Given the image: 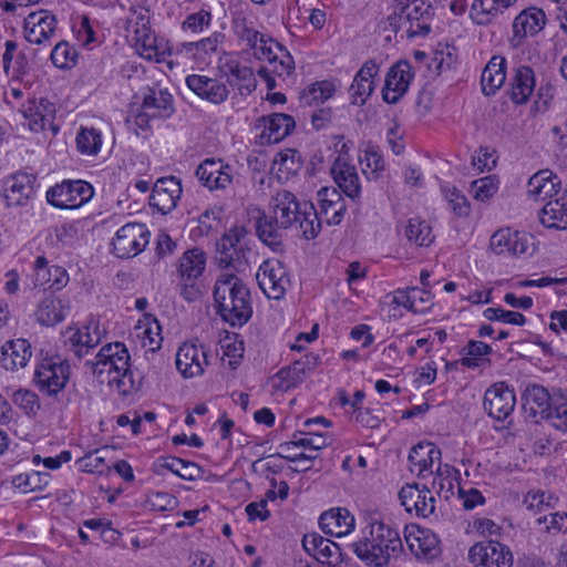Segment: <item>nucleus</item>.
Wrapping results in <instances>:
<instances>
[{
  "label": "nucleus",
  "instance_id": "nucleus-1",
  "mask_svg": "<svg viewBox=\"0 0 567 567\" xmlns=\"http://www.w3.org/2000/svg\"><path fill=\"white\" fill-rule=\"evenodd\" d=\"M295 230L305 239H315L320 233L317 209L310 203H300L288 190L278 192L272 199L271 214H261L256 221L259 239L274 251L284 248V230Z\"/></svg>",
  "mask_w": 567,
  "mask_h": 567
},
{
  "label": "nucleus",
  "instance_id": "nucleus-2",
  "mask_svg": "<svg viewBox=\"0 0 567 567\" xmlns=\"http://www.w3.org/2000/svg\"><path fill=\"white\" fill-rule=\"evenodd\" d=\"M131 357L127 348L122 342L103 346L94 361H86L85 365L101 382L115 383L116 389L123 395L138 390L141 380L136 381L131 369Z\"/></svg>",
  "mask_w": 567,
  "mask_h": 567
},
{
  "label": "nucleus",
  "instance_id": "nucleus-3",
  "mask_svg": "<svg viewBox=\"0 0 567 567\" xmlns=\"http://www.w3.org/2000/svg\"><path fill=\"white\" fill-rule=\"evenodd\" d=\"M216 311L233 327H243L252 316L251 295L234 272H221L214 287Z\"/></svg>",
  "mask_w": 567,
  "mask_h": 567
},
{
  "label": "nucleus",
  "instance_id": "nucleus-4",
  "mask_svg": "<svg viewBox=\"0 0 567 567\" xmlns=\"http://www.w3.org/2000/svg\"><path fill=\"white\" fill-rule=\"evenodd\" d=\"M353 551L362 561L373 567H384L392 556L403 549L398 530L382 522H371L362 529V537L352 544Z\"/></svg>",
  "mask_w": 567,
  "mask_h": 567
},
{
  "label": "nucleus",
  "instance_id": "nucleus-5",
  "mask_svg": "<svg viewBox=\"0 0 567 567\" xmlns=\"http://www.w3.org/2000/svg\"><path fill=\"white\" fill-rule=\"evenodd\" d=\"M433 17V7L425 0H396L384 29L401 39L425 38L431 32Z\"/></svg>",
  "mask_w": 567,
  "mask_h": 567
},
{
  "label": "nucleus",
  "instance_id": "nucleus-6",
  "mask_svg": "<svg viewBox=\"0 0 567 567\" xmlns=\"http://www.w3.org/2000/svg\"><path fill=\"white\" fill-rule=\"evenodd\" d=\"M94 195L92 185L82 179L63 181L47 190V200L60 209H75L87 203Z\"/></svg>",
  "mask_w": 567,
  "mask_h": 567
},
{
  "label": "nucleus",
  "instance_id": "nucleus-7",
  "mask_svg": "<svg viewBox=\"0 0 567 567\" xmlns=\"http://www.w3.org/2000/svg\"><path fill=\"white\" fill-rule=\"evenodd\" d=\"M489 248L496 255L507 257L532 256L536 249L534 237L512 228H501L489 240Z\"/></svg>",
  "mask_w": 567,
  "mask_h": 567
},
{
  "label": "nucleus",
  "instance_id": "nucleus-8",
  "mask_svg": "<svg viewBox=\"0 0 567 567\" xmlns=\"http://www.w3.org/2000/svg\"><path fill=\"white\" fill-rule=\"evenodd\" d=\"M69 378L70 365L60 358L43 359L34 372L35 385L49 396L60 393L65 388Z\"/></svg>",
  "mask_w": 567,
  "mask_h": 567
},
{
  "label": "nucleus",
  "instance_id": "nucleus-9",
  "mask_svg": "<svg viewBox=\"0 0 567 567\" xmlns=\"http://www.w3.org/2000/svg\"><path fill=\"white\" fill-rule=\"evenodd\" d=\"M150 231L144 224L130 223L122 226L113 239V252L118 258L138 255L148 244Z\"/></svg>",
  "mask_w": 567,
  "mask_h": 567
},
{
  "label": "nucleus",
  "instance_id": "nucleus-10",
  "mask_svg": "<svg viewBox=\"0 0 567 567\" xmlns=\"http://www.w3.org/2000/svg\"><path fill=\"white\" fill-rule=\"evenodd\" d=\"M468 559L475 567H512L513 554L509 548L496 540L474 544L468 550Z\"/></svg>",
  "mask_w": 567,
  "mask_h": 567
},
{
  "label": "nucleus",
  "instance_id": "nucleus-11",
  "mask_svg": "<svg viewBox=\"0 0 567 567\" xmlns=\"http://www.w3.org/2000/svg\"><path fill=\"white\" fill-rule=\"evenodd\" d=\"M142 110L136 118L140 126L147 122V117L168 118L175 112L173 95L158 85L147 86L143 93Z\"/></svg>",
  "mask_w": 567,
  "mask_h": 567
},
{
  "label": "nucleus",
  "instance_id": "nucleus-12",
  "mask_svg": "<svg viewBox=\"0 0 567 567\" xmlns=\"http://www.w3.org/2000/svg\"><path fill=\"white\" fill-rule=\"evenodd\" d=\"M256 279L262 292L271 299H280L289 282L284 265L278 259H267L258 268Z\"/></svg>",
  "mask_w": 567,
  "mask_h": 567
},
{
  "label": "nucleus",
  "instance_id": "nucleus-13",
  "mask_svg": "<svg viewBox=\"0 0 567 567\" xmlns=\"http://www.w3.org/2000/svg\"><path fill=\"white\" fill-rule=\"evenodd\" d=\"M516 405V395L505 382H497L491 385L484 394V409L487 414L497 420L507 419Z\"/></svg>",
  "mask_w": 567,
  "mask_h": 567
},
{
  "label": "nucleus",
  "instance_id": "nucleus-14",
  "mask_svg": "<svg viewBox=\"0 0 567 567\" xmlns=\"http://www.w3.org/2000/svg\"><path fill=\"white\" fill-rule=\"evenodd\" d=\"M399 498L406 512H414L419 517H429L435 511L436 501L427 485L406 484L401 487Z\"/></svg>",
  "mask_w": 567,
  "mask_h": 567
},
{
  "label": "nucleus",
  "instance_id": "nucleus-15",
  "mask_svg": "<svg viewBox=\"0 0 567 567\" xmlns=\"http://www.w3.org/2000/svg\"><path fill=\"white\" fill-rule=\"evenodd\" d=\"M414 79L413 68L406 60L394 63L388 71L384 87L382 90L383 100L389 104H395L408 92L409 86Z\"/></svg>",
  "mask_w": 567,
  "mask_h": 567
},
{
  "label": "nucleus",
  "instance_id": "nucleus-16",
  "mask_svg": "<svg viewBox=\"0 0 567 567\" xmlns=\"http://www.w3.org/2000/svg\"><path fill=\"white\" fill-rule=\"evenodd\" d=\"M207 353L208 350L203 344L184 342L176 353L178 372L186 379L200 377L208 365Z\"/></svg>",
  "mask_w": 567,
  "mask_h": 567
},
{
  "label": "nucleus",
  "instance_id": "nucleus-17",
  "mask_svg": "<svg viewBox=\"0 0 567 567\" xmlns=\"http://www.w3.org/2000/svg\"><path fill=\"white\" fill-rule=\"evenodd\" d=\"M35 176L18 172L2 181V197L7 207L27 206L34 193Z\"/></svg>",
  "mask_w": 567,
  "mask_h": 567
},
{
  "label": "nucleus",
  "instance_id": "nucleus-18",
  "mask_svg": "<svg viewBox=\"0 0 567 567\" xmlns=\"http://www.w3.org/2000/svg\"><path fill=\"white\" fill-rule=\"evenodd\" d=\"M182 193V183L177 177L166 176L158 178L153 186L150 205L165 215L177 206Z\"/></svg>",
  "mask_w": 567,
  "mask_h": 567
},
{
  "label": "nucleus",
  "instance_id": "nucleus-19",
  "mask_svg": "<svg viewBox=\"0 0 567 567\" xmlns=\"http://www.w3.org/2000/svg\"><path fill=\"white\" fill-rule=\"evenodd\" d=\"M330 172L334 183L347 197L353 202L361 198L362 186L357 167L346 156L338 155Z\"/></svg>",
  "mask_w": 567,
  "mask_h": 567
},
{
  "label": "nucleus",
  "instance_id": "nucleus-20",
  "mask_svg": "<svg viewBox=\"0 0 567 567\" xmlns=\"http://www.w3.org/2000/svg\"><path fill=\"white\" fill-rule=\"evenodd\" d=\"M21 113L28 122V126L32 132L39 133L47 127L55 130L53 122L56 109L54 103L45 97H32L21 107Z\"/></svg>",
  "mask_w": 567,
  "mask_h": 567
},
{
  "label": "nucleus",
  "instance_id": "nucleus-21",
  "mask_svg": "<svg viewBox=\"0 0 567 567\" xmlns=\"http://www.w3.org/2000/svg\"><path fill=\"white\" fill-rule=\"evenodd\" d=\"M56 18L47 10L31 12L24 19L25 39L32 44L49 43L56 30Z\"/></svg>",
  "mask_w": 567,
  "mask_h": 567
},
{
  "label": "nucleus",
  "instance_id": "nucleus-22",
  "mask_svg": "<svg viewBox=\"0 0 567 567\" xmlns=\"http://www.w3.org/2000/svg\"><path fill=\"white\" fill-rule=\"evenodd\" d=\"M199 182L210 190L225 189L233 181V171L223 159L206 158L197 169Z\"/></svg>",
  "mask_w": 567,
  "mask_h": 567
},
{
  "label": "nucleus",
  "instance_id": "nucleus-23",
  "mask_svg": "<svg viewBox=\"0 0 567 567\" xmlns=\"http://www.w3.org/2000/svg\"><path fill=\"white\" fill-rule=\"evenodd\" d=\"M319 210H317L320 224L326 221L329 226L339 225L347 212L341 193L336 188H321L317 194Z\"/></svg>",
  "mask_w": 567,
  "mask_h": 567
},
{
  "label": "nucleus",
  "instance_id": "nucleus-24",
  "mask_svg": "<svg viewBox=\"0 0 567 567\" xmlns=\"http://www.w3.org/2000/svg\"><path fill=\"white\" fill-rule=\"evenodd\" d=\"M185 81L192 92L212 104L219 105L228 99L227 85L217 79L203 74H190Z\"/></svg>",
  "mask_w": 567,
  "mask_h": 567
},
{
  "label": "nucleus",
  "instance_id": "nucleus-25",
  "mask_svg": "<svg viewBox=\"0 0 567 567\" xmlns=\"http://www.w3.org/2000/svg\"><path fill=\"white\" fill-rule=\"evenodd\" d=\"M302 547L321 565H338L342 557L340 546L318 533L306 534Z\"/></svg>",
  "mask_w": 567,
  "mask_h": 567
},
{
  "label": "nucleus",
  "instance_id": "nucleus-26",
  "mask_svg": "<svg viewBox=\"0 0 567 567\" xmlns=\"http://www.w3.org/2000/svg\"><path fill=\"white\" fill-rule=\"evenodd\" d=\"M441 450L432 442H420L409 453L410 471L416 473L417 477L424 478L426 473L432 475V467L435 462L441 463Z\"/></svg>",
  "mask_w": 567,
  "mask_h": 567
},
{
  "label": "nucleus",
  "instance_id": "nucleus-27",
  "mask_svg": "<svg viewBox=\"0 0 567 567\" xmlns=\"http://www.w3.org/2000/svg\"><path fill=\"white\" fill-rule=\"evenodd\" d=\"M379 71L380 68L374 61L369 60L363 63L349 89L352 104L363 105L367 102L375 89L374 78Z\"/></svg>",
  "mask_w": 567,
  "mask_h": 567
},
{
  "label": "nucleus",
  "instance_id": "nucleus-28",
  "mask_svg": "<svg viewBox=\"0 0 567 567\" xmlns=\"http://www.w3.org/2000/svg\"><path fill=\"white\" fill-rule=\"evenodd\" d=\"M69 312L70 305L68 301L60 299L53 293H48L38 302L34 318L41 326L54 327L63 322Z\"/></svg>",
  "mask_w": 567,
  "mask_h": 567
},
{
  "label": "nucleus",
  "instance_id": "nucleus-29",
  "mask_svg": "<svg viewBox=\"0 0 567 567\" xmlns=\"http://www.w3.org/2000/svg\"><path fill=\"white\" fill-rule=\"evenodd\" d=\"M406 544L411 553L419 559L431 560L441 553L440 540L430 529L416 528L405 535Z\"/></svg>",
  "mask_w": 567,
  "mask_h": 567
},
{
  "label": "nucleus",
  "instance_id": "nucleus-30",
  "mask_svg": "<svg viewBox=\"0 0 567 567\" xmlns=\"http://www.w3.org/2000/svg\"><path fill=\"white\" fill-rule=\"evenodd\" d=\"M517 0H474L470 17L477 25H488L498 21Z\"/></svg>",
  "mask_w": 567,
  "mask_h": 567
},
{
  "label": "nucleus",
  "instance_id": "nucleus-31",
  "mask_svg": "<svg viewBox=\"0 0 567 567\" xmlns=\"http://www.w3.org/2000/svg\"><path fill=\"white\" fill-rule=\"evenodd\" d=\"M522 402L528 416L547 419L550 414L553 396L543 385L529 384L522 394Z\"/></svg>",
  "mask_w": 567,
  "mask_h": 567
},
{
  "label": "nucleus",
  "instance_id": "nucleus-32",
  "mask_svg": "<svg viewBox=\"0 0 567 567\" xmlns=\"http://www.w3.org/2000/svg\"><path fill=\"white\" fill-rule=\"evenodd\" d=\"M319 526L324 534L342 537L353 530L355 519L347 508L336 507L326 511L320 515Z\"/></svg>",
  "mask_w": 567,
  "mask_h": 567
},
{
  "label": "nucleus",
  "instance_id": "nucleus-33",
  "mask_svg": "<svg viewBox=\"0 0 567 567\" xmlns=\"http://www.w3.org/2000/svg\"><path fill=\"white\" fill-rule=\"evenodd\" d=\"M31 357L32 350L28 340H9L1 347L0 364L8 371H17L24 368Z\"/></svg>",
  "mask_w": 567,
  "mask_h": 567
},
{
  "label": "nucleus",
  "instance_id": "nucleus-34",
  "mask_svg": "<svg viewBox=\"0 0 567 567\" xmlns=\"http://www.w3.org/2000/svg\"><path fill=\"white\" fill-rule=\"evenodd\" d=\"M560 179L549 169L535 173L527 183V195L534 200H545L560 194Z\"/></svg>",
  "mask_w": 567,
  "mask_h": 567
},
{
  "label": "nucleus",
  "instance_id": "nucleus-35",
  "mask_svg": "<svg viewBox=\"0 0 567 567\" xmlns=\"http://www.w3.org/2000/svg\"><path fill=\"white\" fill-rule=\"evenodd\" d=\"M33 285L43 286L49 285L50 289L60 290L69 282V275L63 267L48 266V260L44 256H39L34 261Z\"/></svg>",
  "mask_w": 567,
  "mask_h": 567
},
{
  "label": "nucleus",
  "instance_id": "nucleus-36",
  "mask_svg": "<svg viewBox=\"0 0 567 567\" xmlns=\"http://www.w3.org/2000/svg\"><path fill=\"white\" fill-rule=\"evenodd\" d=\"M221 72L231 85H236L241 95L251 93L257 85L251 68L240 64L237 60L228 59L221 65Z\"/></svg>",
  "mask_w": 567,
  "mask_h": 567
},
{
  "label": "nucleus",
  "instance_id": "nucleus-37",
  "mask_svg": "<svg viewBox=\"0 0 567 567\" xmlns=\"http://www.w3.org/2000/svg\"><path fill=\"white\" fill-rule=\"evenodd\" d=\"M66 334L65 344L78 358H82L101 342V334L96 326L93 331H91V326H84L82 329L70 327Z\"/></svg>",
  "mask_w": 567,
  "mask_h": 567
},
{
  "label": "nucleus",
  "instance_id": "nucleus-38",
  "mask_svg": "<svg viewBox=\"0 0 567 567\" xmlns=\"http://www.w3.org/2000/svg\"><path fill=\"white\" fill-rule=\"evenodd\" d=\"M536 85L535 73L530 66L520 65L511 81V99L515 104H525Z\"/></svg>",
  "mask_w": 567,
  "mask_h": 567
},
{
  "label": "nucleus",
  "instance_id": "nucleus-39",
  "mask_svg": "<svg viewBox=\"0 0 567 567\" xmlns=\"http://www.w3.org/2000/svg\"><path fill=\"white\" fill-rule=\"evenodd\" d=\"M206 267V254L199 248L186 250L178 260L177 274L182 281H196Z\"/></svg>",
  "mask_w": 567,
  "mask_h": 567
},
{
  "label": "nucleus",
  "instance_id": "nucleus-40",
  "mask_svg": "<svg viewBox=\"0 0 567 567\" xmlns=\"http://www.w3.org/2000/svg\"><path fill=\"white\" fill-rule=\"evenodd\" d=\"M261 121L264 122L262 136H266L269 143L282 141L296 126L293 117L285 113H274L264 116Z\"/></svg>",
  "mask_w": 567,
  "mask_h": 567
},
{
  "label": "nucleus",
  "instance_id": "nucleus-41",
  "mask_svg": "<svg viewBox=\"0 0 567 567\" xmlns=\"http://www.w3.org/2000/svg\"><path fill=\"white\" fill-rule=\"evenodd\" d=\"M506 80V60L503 56H493L481 75L482 91L485 95L494 94Z\"/></svg>",
  "mask_w": 567,
  "mask_h": 567
},
{
  "label": "nucleus",
  "instance_id": "nucleus-42",
  "mask_svg": "<svg viewBox=\"0 0 567 567\" xmlns=\"http://www.w3.org/2000/svg\"><path fill=\"white\" fill-rule=\"evenodd\" d=\"M545 25V13L543 10H524L513 22L514 39L520 41L527 34L538 33Z\"/></svg>",
  "mask_w": 567,
  "mask_h": 567
},
{
  "label": "nucleus",
  "instance_id": "nucleus-43",
  "mask_svg": "<svg viewBox=\"0 0 567 567\" xmlns=\"http://www.w3.org/2000/svg\"><path fill=\"white\" fill-rule=\"evenodd\" d=\"M216 259L219 266L224 269L223 272H230L229 270L233 269L237 274H240L245 272L249 268L247 254L250 252V249L246 246L231 245L229 250L216 246Z\"/></svg>",
  "mask_w": 567,
  "mask_h": 567
},
{
  "label": "nucleus",
  "instance_id": "nucleus-44",
  "mask_svg": "<svg viewBox=\"0 0 567 567\" xmlns=\"http://www.w3.org/2000/svg\"><path fill=\"white\" fill-rule=\"evenodd\" d=\"M234 33L239 41L250 50H257V44L265 35L256 29V22L252 17L237 13L233 19Z\"/></svg>",
  "mask_w": 567,
  "mask_h": 567
},
{
  "label": "nucleus",
  "instance_id": "nucleus-45",
  "mask_svg": "<svg viewBox=\"0 0 567 567\" xmlns=\"http://www.w3.org/2000/svg\"><path fill=\"white\" fill-rule=\"evenodd\" d=\"M540 223L547 228H567V204L560 200V195L550 199L540 210Z\"/></svg>",
  "mask_w": 567,
  "mask_h": 567
},
{
  "label": "nucleus",
  "instance_id": "nucleus-46",
  "mask_svg": "<svg viewBox=\"0 0 567 567\" xmlns=\"http://www.w3.org/2000/svg\"><path fill=\"white\" fill-rule=\"evenodd\" d=\"M327 445V439L323 433L300 431L299 433L293 434V440L281 443L279 449L284 452H291L293 447L318 451Z\"/></svg>",
  "mask_w": 567,
  "mask_h": 567
},
{
  "label": "nucleus",
  "instance_id": "nucleus-47",
  "mask_svg": "<svg viewBox=\"0 0 567 567\" xmlns=\"http://www.w3.org/2000/svg\"><path fill=\"white\" fill-rule=\"evenodd\" d=\"M457 471L449 464H439L432 480L431 489L439 496L449 499L454 494V481Z\"/></svg>",
  "mask_w": 567,
  "mask_h": 567
},
{
  "label": "nucleus",
  "instance_id": "nucleus-48",
  "mask_svg": "<svg viewBox=\"0 0 567 567\" xmlns=\"http://www.w3.org/2000/svg\"><path fill=\"white\" fill-rule=\"evenodd\" d=\"M336 93V85L328 80L318 81L307 86L300 94L301 103L308 106L324 103Z\"/></svg>",
  "mask_w": 567,
  "mask_h": 567
},
{
  "label": "nucleus",
  "instance_id": "nucleus-49",
  "mask_svg": "<svg viewBox=\"0 0 567 567\" xmlns=\"http://www.w3.org/2000/svg\"><path fill=\"white\" fill-rule=\"evenodd\" d=\"M75 142L78 151L82 155L95 156L102 146V134L95 127L81 126Z\"/></svg>",
  "mask_w": 567,
  "mask_h": 567
},
{
  "label": "nucleus",
  "instance_id": "nucleus-50",
  "mask_svg": "<svg viewBox=\"0 0 567 567\" xmlns=\"http://www.w3.org/2000/svg\"><path fill=\"white\" fill-rule=\"evenodd\" d=\"M404 235L409 241L417 246H430L434 239L431 226L420 218H411L404 227Z\"/></svg>",
  "mask_w": 567,
  "mask_h": 567
},
{
  "label": "nucleus",
  "instance_id": "nucleus-51",
  "mask_svg": "<svg viewBox=\"0 0 567 567\" xmlns=\"http://www.w3.org/2000/svg\"><path fill=\"white\" fill-rule=\"evenodd\" d=\"M224 35L221 33H214L208 38L202 39L196 42H187L182 44V50L195 59L204 60L206 55L216 52Z\"/></svg>",
  "mask_w": 567,
  "mask_h": 567
},
{
  "label": "nucleus",
  "instance_id": "nucleus-52",
  "mask_svg": "<svg viewBox=\"0 0 567 567\" xmlns=\"http://www.w3.org/2000/svg\"><path fill=\"white\" fill-rule=\"evenodd\" d=\"M307 371L302 364L296 360L290 365L281 368L276 374L275 379L279 380L277 389L289 390L302 383L306 379Z\"/></svg>",
  "mask_w": 567,
  "mask_h": 567
},
{
  "label": "nucleus",
  "instance_id": "nucleus-53",
  "mask_svg": "<svg viewBox=\"0 0 567 567\" xmlns=\"http://www.w3.org/2000/svg\"><path fill=\"white\" fill-rule=\"evenodd\" d=\"M107 450L100 449L94 452H90L78 460L79 468L85 473L103 475L110 471V466L106 464V458L103 453Z\"/></svg>",
  "mask_w": 567,
  "mask_h": 567
},
{
  "label": "nucleus",
  "instance_id": "nucleus-54",
  "mask_svg": "<svg viewBox=\"0 0 567 567\" xmlns=\"http://www.w3.org/2000/svg\"><path fill=\"white\" fill-rule=\"evenodd\" d=\"M547 420L560 431H567V392H555L550 414Z\"/></svg>",
  "mask_w": 567,
  "mask_h": 567
},
{
  "label": "nucleus",
  "instance_id": "nucleus-55",
  "mask_svg": "<svg viewBox=\"0 0 567 567\" xmlns=\"http://www.w3.org/2000/svg\"><path fill=\"white\" fill-rule=\"evenodd\" d=\"M364 168L363 173L368 174V178L378 179L381 172L384 171V159L379 150L374 146H368L364 151L363 157L360 158Z\"/></svg>",
  "mask_w": 567,
  "mask_h": 567
},
{
  "label": "nucleus",
  "instance_id": "nucleus-56",
  "mask_svg": "<svg viewBox=\"0 0 567 567\" xmlns=\"http://www.w3.org/2000/svg\"><path fill=\"white\" fill-rule=\"evenodd\" d=\"M51 61L59 69H71L76 63L78 51L68 42L61 41L51 52Z\"/></svg>",
  "mask_w": 567,
  "mask_h": 567
},
{
  "label": "nucleus",
  "instance_id": "nucleus-57",
  "mask_svg": "<svg viewBox=\"0 0 567 567\" xmlns=\"http://www.w3.org/2000/svg\"><path fill=\"white\" fill-rule=\"evenodd\" d=\"M443 194L453 214L457 217H467L471 213V204L465 195L456 187H443Z\"/></svg>",
  "mask_w": 567,
  "mask_h": 567
},
{
  "label": "nucleus",
  "instance_id": "nucleus-58",
  "mask_svg": "<svg viewBox=\"0 0 567 567\" xmlns=\"http://www.w3.org/2000/svg\"><path fill=\"white\" fill-rule=\"evenodd\" d=\"M491 352L492 348L488 344L482 341L471 340L463 349V357L460 359V363L463 367L474 369L478 367V360Z\"/></svg>",
  "mask_w": 567,
  "mask_h": 567
},
{
  "label": "nucleus",
  "instance_id": "nucleus-59",
  "mask_svg": "<svg viewBox=\"0 0 567 567\" xmlns=\"http://www.w3.org/2000/svg\"><path fill=\"white\" fill-rule=\"evenodd\" d=\"M136 24L141 25V28H137L135 30L136 43L141 45L142 50H143L142 54L144 56L151 59L152 55L155 54L156 39L151 33V30L148 28V20L145 17H140Z\"/></svg>",
  "mask_w": 567,
  "mask_h": 567
},
{
  "label": "nucleus",
  "instance_id": "nucleus-60",
  "mask_svg": "<svg viewBox=\"0 0 567 567\" xmlns=\"http://www.w3.org/2000/svg\"><path fill=\"white\" fill-rule=\"evenodd\" d=\"M49 475L47 473L42 474L37 471H32L31 473L20 474L13 478V484L21 488L23 493L32 492L35 489H41L43 486L48 484Z\"/></svg>",
  "mask_w": 567,
  "mask_h": 567
},
{
  "label": "nucleus",
  "instance_id": "nucleus-61",
  "mask_svg": "<svg viewBox=\"0 0 567 567\" xmlns=\"http://www.w3.org/2000/svg\"><path fill=\"white\" fill-rule=\"evenodd\" d=\"M483 316L489 321H502L514 326H524L526 323V317L523 313L502 308H486L483 311Z\"/></svg>",
  "mask_w": 567,
  "mask_h": 567
},
{
  "label": "nucleus",
  "instance_id": "nucleus-62",
  "mask_svg": "<svg viewBox=\"0 0 567 567\" xmlns=\"http://www.w3.org/2000/svg\"><path fill=\"white\" fill-rule=\"evenodd\" d=\"M471 188L476 200L486 202L497 193L498 185L494 177L486 176L472 182Z\"/></svg>",
  "mask_w": 567,
  "mask_h": 567
},
{
  "label": "nucleus",
  "instance_id": "nucleus-63",
  "mask_svg": "<svg viewBox=\"0 0 567 567\" xmlns=\"http://www.w3.org/2000/svg\"><path fill=\"white\" fill-rule=\"evenodd\" d=\"M434 306L433 296L429 289L412 287V303L410 311L413 313L424 315Z\"/></svg>",
  "mask_w": 567,
  "mask_h": 567
},
{
  "label": "nucleus",
  "instance_id": "nucleus-64",
  "mask_svg": "<svg viewBox=\"0 0 567 567\" xmlns=\"http://www.w3.org/2000/svg\"><path fill=\"white\" fill-rule=\"evenodd\" d=\"M257 50L254 51V55L258 60L264 61H272L276 60L277 54L281 53V50H286L279 42L275 41L271 38H266L265 35L261 38V40L256 45Z\"/></svg>",
  "mask_w": 567,
  "mask_h": 567
}]
</instances>
